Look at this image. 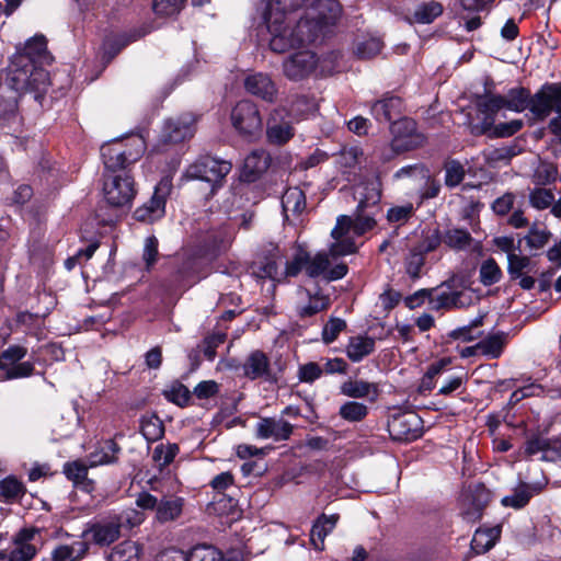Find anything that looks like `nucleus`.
<instances>
[{"label":"nucleus","instance_id":"nucleus-1","mask_svg":"<svg viewBox=\"0 0 561 561\" xmlns=\"http://www.w3.org/2000/svg\"><path fill=\"white\" fill-rule=\"evenodd\" d=\"M264 19L271 34L270 47L275 53H285L318 39L319 26H309L308 21L300 19L295 27H291L295 19L285 18L282 12L275 11H266Z\"/></svg>","mask_w":561,"mask_h":561},{"label":"nucleus","instance_id":"nucleus-2","mask_svg":"<svg viewBox=\"0 0 561 561\" xmlns=\"http://www.w3.org/2000/svg\"><path fill=\"white\" fill-rule=\"evenodd\" d=\"M48 72L37 67L26 55H15L8 67L5 85L22 94L27 91H44L48 84Z\"/></svg>","mask_w":561,"mask_h":561},{"label":"nucleus","instance_id":"nucleus-3","mask_svg":"<svg viewBox=\"0 0 561 561\" xmlns=\"http://www.w3.org/2000/svg\"><path fill=\"white\" fill-rule=\"evenodd\" d=\"M145 152V141L140 137L125 140L114 139L102 145L101 157L105 168L104 174L129 172V167L138 161Z\"/></svg>","mask_w":561,"mask_h":561},{"label":"nucleus","instance_id":"nucleus-4","mask_svg":"<svg viewBox=\"0 0 561 561\" xmlns=\"http://www.w3.org/2000/svg\"><path fill=\"white\" fill-rule=\"evenodd\" d=\"M103 194L112 207H130L137 194L134 178L129 172L104 174Z\"/></svg>","mask_w":561,"mask_h":561},{"label":"nucleus","instance_id":"nucleus-5","mask_svg":"<svg viewBox=\"0 0 561 561\" xmlns=\"http://www.w3.org/2000/svg\"><path fill=\"white\" fill-rule=\"evenodd\" d=\"M230 119L237 133L247 139L257 138L263 130L261 113L251 100L237 102L231 108Z\"/></svg>","mask_w":561,"mask_h":561},{"label":"nucleus","instance_id":"nucleus-6","mask_svg":"<svg viewBox=\"0 0 561 561\" xmlns=\"http://www.w3.org/2000/svg\"><path fill=\"white\" fill-rule=\"evenodd\" d=\"M392 135L391 148L394 152H404L422 147L426 137L417 131L416 122L409 117H402L390 125Z\"/></svg>","mask_w":561,"mask_h":561},{"label":"nucleus","instance_id":"nucleus-7","mask_svg":"<svg viewBox=\"0 0 561 561\" xmlns=\"http://www.w3.org/2000/svg\"><path fill=\"white\" fill-rule=\"evenodd\" d=\"M122 526L123 517L121 515L108 516L89 523L81 537L89 538L99 547H107L119 539Z\"/></svg>","mask_w":561,"mask_h":561},{"label":"nucleus","instance_id":"nucleus-8","mask_svg":"<svg viewBox=\"0 0 561 561\" xmlns=\"http://www.w3.org/2000/svg\"><path fill=\"white\" fill-rule=\"evenodd\" d=\"M230 161L217 159L211 156H202L192 163L186 176L194 180H202L213 184L221 182L231 171Z\"/></svg>","mask_w":561,"mask_h":561},{"label":"nucleus","instance_id":"nucleus-9","mask_svg":"<svg viewBox=\"0 0 561 561\" xmlns=\"http://www.w3.org/2000/svg\"><path fill=\"white\" fill-rule=\"evenodd\" d=\"M454 283L455 278H450L440 286L432 288L431 309L436 311L461 309L472 304V295L465 290L454 289Z\"/></svg>","mask_w":561,"mask_h":561},{"label":"nucleus","instance_id":"nucleus-10","mask_svg":"<svg viewBox=\"0 0 561 561\" xmlns=\"http://www.w3.org/2000/svg\"><path fill=\"white\" fill-rule=\"evenodd\" d=\"M172 188V180L169 176L162 178L156 185L150 201L135 210V218L139 221L152 222L163 217L167 198L170 196Z\"/></svg>","mask_w":561,"mask_h":561},{"label":"nucleus","instance_id":"nucleus-11","mask_svg":"<svg viewBox=\"0 0 561 561\" xmlns=\"http://www.w3.org/2000/svg\"><path fill=\"white\" fill-rule=\"evenodd\" d=\"M423 420L413 411L393 414L388 422V432L393 440L411 442L422 435Z\"/></svg>","mask_w":561,"mask_h":561},{"label":"nucleus","instance_id":"nucleus-12","mask_svg":"<svg viewBox=\"0 0 561 561\" xmlns=\"http://www.w3.org/2000/svg\"><path fill=\"white\" fill-rule=\"evenodd\" d=\"M342 7L336 0H317L301 18L309 26H319L318 38L324 35L328 26L334 25L340 19Z\"/></svg>","mask_w":561,"mask_h":561},{"label":"nucleus","instance_id":"nucleus-13","mask_svg":"<svg viewBox=\"0 0 561 561\" xmlns=\"http://www.w3.org/2000/svg\"><path fill=\"white\" fill-rule=\"evenodd\" d=\"M320 58L311 50H301L287 57L283 62V72L291 81L304 80L320 67Z\"/></svg>","mask_w":561,"mask_h":561},{"label":"nucleus","instance_id":"nucleus-14","mask_svg":"<svg viewBox=\"0 0 561 561\" xmlns=\"http://www.w3.org/2000/svg\"><path fill=\"white\" fill-rule=\"evenodd\" d=\"M529 111L537 119H545L552 112L561 113V88L557 84H545L530 95Z\"/></svg>","mask_w":561,"mask_h":561},{"label":"nucleus","instance_id":"nucleus-15","mask_svg":"<svg viewBox=\"0 0 561 561\" xmlns=\"http://www.w3.org/2000/svg\"><path fill=\"white\" fill-rule=\"evenodd\" d=\"M377 225L375 219V211L362 210L354 213V218L351 216L342 215L337 217L336 225L333 228L331 236L333 239H339L353 230L354 234L363 236L367 231L374 229Z\"/></svg>","mask_w":561,"mask_h":561},{"label":"nucleus","instance_id":"nucleus-16","mask_svg":"<svg viewBox=\"0 0 561 561\" xmlns=\"http://www.w3.org/2000/svg\"><path fill=\"white\" fill-rule=\"evenodd\" d=\"M524 456L531 458L540 455L543 461H556L561 457V440L542 434H531L524 444Z\"/></svg>","mask_w":561,"mask_h":561},{"label":"nucleus","instance_id":"nucleus-17","mask_svg":"<svg viewBox=\"0 0 561 561\" xmlns=\"http://www.w3.org/2000/svg\"><path fill=\"white\" fill-rule=\"evenodd\" d=\"M240 561L239 558H225L222 553L210 545H197L188 554L181 550L168 549L160 557V561Z\"/></svg>","mask_w":561,"mask_h":561},{"label":"nucleus","instance_id":"nucleus-18","mask_svg":"<svg viewBox=\"0 0 561 561\" xmlns=\"http://www.w3.org/2000/svg\"><path fill=\"white\" fill-rule=\"evenodd\" d=\"M522 119H513L511 122L495 124L493 118L486 122L469 123L468 128L472 136H486L493 138H506L518 133L523 127Z\"/></svg>","mask_w":561,"mask_h":561},{"label":"nucleus","instance_id":"nucleus-19","mask_svg":"<svg viewBox=\"0 0 561 561\" xmlns=\"http://www.w3.org/2000/svg\"><path fill=\"white\" fill-rule=\"evenodd\" d=\"M243 375L251 379H264L267 382L276 383L278 377L270 367V359L262 351H254L250 353L242 366Z\"/></svg>","mask_w":561,"mask_h":561},{"label":"nucleus","instance_id":"nucleus-20","mask_svg":"<svg viewBox=\"0 0 561 561\" xmlns=\"http://www.w3.org/2000/svg\"><path fill=\"white\" fill-rule=\"evenodd\" d=\"M245 91L265 102L273 103L277 98V87L272 78L264 72L248 75L243 80Z\"/></svg>","mask_w":561,"mask_h":561},{"label":"nucleus","instance_id":"nucleus-21","mask_svg":"<svg viewBox=\"0 0 561 561\" xmlns=\"http://www.w3.org/2000/svg\"><path fill=\"white\" fill-rule=\"evenodd\" d=\"M285 108H275L267 121L266 137L273 145H284L294 137V128L289 121H284Z\"/></svg>","mask_w":561,"mask_h":561},{"label":"nucleus","instance_id":"nucleus-22","mask_svg":"<svg viewBox=\"0 0 561 561\" xmlns=\"http://www.w3.org/2000/svg\"><path fill=\"white\" fill-rule=\"evenodd\" d=\"M147 33V28L140 27L129 32L107 36L102 45V59L106 64L111 62L123 48H125L130 43L144 37Z\"/></svg>","mask_w":561,"mask_h":561},{"label":"nucleus","instance_id":"nucleus-23","mask_svg":"<svg viewBox=\"0 0 561 561\" xmlns=\"http://www.w3.org/2000/svg\"><path fill=\"white\" fill-rule=\"evenodd\" d=\"M294 426L284 419L262 417L255 426V435L261 439L287 440Z\"/></svg>","mask_w":561,"mask_h":561},{"label":"nucleus","instance_id":"nucleus-24","mask_svg":"<svg viewBox=\"0 0 561 561\" xmlns=\"http://www.w3.org/2000/svg\"><path fill=\"white\" fill-rule=\"evenodd\" d=\"M546 485L547 479L545 477L535 483L520 482L511 495H506L502 499L501 503L506 507H513L515 510L523 508L529 503L530 499L539 494Z\"/></svg>","mask_w":561,"mask_h":561},{"label":"nucleus","instance_id":"nucleus-25","mask_svg":"<svg viewBox=\"0 0 561 561\" xmlns=\"http://www.w3.org/2000/svg\"><path fill=\"white\" fill-rule=\"evenodd\" d=\"M194 118L190 114H185L175 119H169L162 131V140L165 144H178L187 138H191L194 134Z\"/></svg>","mask_w":561,"mask_h":561},{"label":"nucleus","instance_id":"nucleus-26","mask_svg":"<svg viewBox=\"0 0 561 561\" xmlns=\"http://www.w3.org/2000/svg\"><path fill=\"white\" fill-rule=\"evenodd\" d=\"M355 198L358 202L357 211L368 210L369 208L378 209L381 198V183L376 179L362 182L355 188Z\"/></svg>","mask_w":561,"mask_h":561},{"label":"nucleus","instance_id":"nucleus-27","mask_svg":"<svg viewBox=\"0 0 561 561\" xmlns=\"http://www.w3.org/2000/svg\"><path fill=\"white\" fill-rule=\"evenodd\" d=\"M340 391L342 394L353 399L368 398L370 402H376L380 392L377 383L363 379H348L344 381L340 387Z\"/></svg>","mask_w":561,"mask_h":561},{"label":"nucleus","instance_id":"nucleus-28","mask_svg":"<svg viewBox=\"0 0 561 561\" xmlns=\"http://www.w3.org/2000/svg\"><path fill=\"white\" fill-rule=\"evenodd\" d=\"M402 111L403 102L401 98L389 93L371 105V114L379 122H391L392 118L400 116Z\"/></svg>","mask_w":561,"mask_h":561},{"label":"nucleus","instance_id":"nucleus-29","mask_svg":"<svg viewBox=\"0 0 561 561\" xmlns=\"http://www.w3.org/2000/svg\"><path fill=\"white\" fill-rule=\"evenodd\" d=\"M504 99L501 94H494L485 90L482 94L474 95L473 104L479 115L482 116L481 122L493 118L495 122L496 114L504 108Z\"/></svg>","mask_w":561,"mask_h":561},{"label":"nucleus","instance_id":"nucleus-30","mask_svg":"<svg viewBox=\"0 0 561 561\" xmlns=\"http://www.w3.org/2000/svg\"><path fill=\"white\" fill-rule=\"evenodd\" d=\"M508 343V333L497 331L495 333L488 334L485 337L478 342V348L480 355L488 359L499 358Z\"/></svg>","mask_w":561,"mask_h":561},{"label":"nucleus","instance_id":"nucleus-31","mask_svg":"<svg viewBox=\"0 0 561 561\" xmlns=\"http://www.w3.org/2000/svg\"><path fill=\"white\" fill-rule=\"evenodd\" d=\"M89 548L88 540L75 541L71 545H58L53 549L50 558L53 561H80L88 554Z\"/></svg>","mask_w":561,"mask_h":561},{"label":"nucleus","instance_id":"nucleus-32","mask_svg":"<svg viewBox=\"0 0 561 561\" xmlns=\"http://www.w3.org/2000/svg\"><path fill=\"white\" fill-rule=\"evenodd\" d=\"M375 339L368 335L351 336L346 345V355L353 363H358L375 351Z\"/></svg>","mask_w":561,"mask_h":561},{"label":"nucleus","instance_id":"nucleus-33","mask_svg":"<svg viewBox=\"0 0 561 561\" xmlns=\"http://www.w3.org/2000/svg\"><path fill=\"white\" fill-rule=\"evenodd\" d=\"M26 493L25 484L15 476L0 480V501L7 504L20 502Z\"/></svg>","mask_w":561,"mask_h":561},{"label":"nucleus","instance_id":"nucleus-34","mask_svg":"<svg viewBox=\"0 0 561 561\" xmlns=\"http://www.w3.org/2000/svg\"><path fill=\"white\" fill-rule=\"evenodd\" d=\"M184 500L182 497L172 496L163 497L159 501L156 511V518L160 523H168L175 520L182 514Z\"/></svg>","mask_w":561,"mask_h":561},{"label":"nucleus","instance_id":"nucleus-35","mask_svg":"<svg viewBox=\"0 0 561 561\" xmlns=\"http://www.w3.org/2000/svg\"><path fill=\"white\" fill-rule=\"evenodd\" d=\"M501 536V527L495 526L491 528H479L476 530L473 538L471 540V549L477 553H485L489 551L496 542V540Z\"/></svg>","mask_w":561,"mask_h":561},{"label":"nucleus","instance_id":"nucleus-36","mask_svg":"<svg viewBox=\"0 0 561 561\" xmlns=\"http://www.w3.org/2000/svg\"><path fill=\"white\" fill-rule=\"evenodd\" d=\"M282 207L287 220L289 219V214L299 216L306 208L305 193L298 187L286 190L282 197Z\"/></svg>","mask_w":561,"mask_h":561},{"label":"nucleus","instance_id":"nucleus-37","mask_svg":"<svg viewBox=\"0 0 561 561\" xmlns=\"http://www.w3.org/2000/svg\"><path fill=\"white\" fill-rule=\"evenodd\" d=\"M121 447L118 444H116L114 439H107L99 450H95L89 455V466L96 467L115 463L118 459L117 455Z\"/></svg>","mask_w":561,"mask_h":561},{"label":"nucleus","instance_id":"nucleus-38","mask_svg":"<svg viewBox=\"0 0 561 561\" xmlns=\"http://www.w3.org/2000/svg\"><path fill=\"white\" fill-rule=\"evenodd\" d=\"M337 519L339 515L327 516L322 514L316 520L310 533V539L316 549L321 550L323 548L324 538L332 531Z\"/></svg>","mask_w":561,"mask_h":561},{"label":"nucleus","instance_id":"nucleus-39","mask_svg":"<svg viewBox=\"0 0 561 561\" xmlns=\"http://www.w3.org/2000/svg\"><path fill=\"white\" fill-rule=\"evenodd\" d=\"M300 294H305L308 298V302L306 305L297 306V314L300 318L312 317L318 312L325 310L330 305L329 297L320 293L312 295L308 289H304Z\"/></svg>","mask_w":561,"mask_h":561},{"label":"nucleus","instance_id":"nucleus-40","mask_svg":"<svg viewBox=\"0 0 561 561\" xmlns=\"http://www.w3.org/2000/svg\"><path fill=\"white\" fill-rule=\"evenodd\" d=\"M504 99V108L513 112H523L530 106V92L526 88H513L508 90Z\"/></svg>","mask_w":561,"mask_h":561},{"label":"nucleus","instance_id":"nucleus-41","mask_svg":"<svg viewBox=\"0 0 561 561\" xmlns=\"http://www.w3.org/2000/svg\"><path fill=\"white\" fill-rule=\"evenodd\" d=\"M534 271V263L527 255L511 254L507 259V274L511 280H517L524 274H530Z\"/></svg>","mask_w":561,"mask_h":561},{"label":"nucleus","instance_id":"nucleus-42","mask_svg":"<svg viewBox=\"0 0 561 561\" xmlns=\"http://www.w3.org/2000/svg\"><path fill=\"white\" fill-rule=\"evenodd\" d=\"M443 242L457 251L466 250L473 241L470 232L467 229L451 228L445 231L442 237Z\"/></svg>","mask_w":561,"mask_h":561},{"label":"nucleus","instance_id":"nucleus-43","mask_svg":"<svg viewBox=\"0 0 561 561\" xmlns=\"http://www.w3.org/2000/svg\"><path fill=\"white\" fill-rule=\"evenodd\" d=\"M443 13V5L437 1H428L419 4L413 14L412 21L420 24H430Z\"/></svg>","mask_w":561,"mask_h":561},{"label":"nucleus","instance_id":"nucleus-44","mask_svg":"<svg viewBox=\"0 0 561 561\" xmlns=\"http://www.w3.org/2000/svg\"><path fill=\"white\" fill-rule=\"evenodd\" d=\"M551 237L552 233L548 229L540 228L535 222L529 227V230L527 234L524 236L523 240H525L527 248L530 251H537L545 248L549 243Z\"/></svg>","mask_w":561,"mask_h":561},{"label":"nucleus","instance_id":"nucleus-45","mask_svg":"<svg viewBox=\"0 0 561 561\" xmlns=\"http://www.w3.org/2000/svg\"><path fill=\"white\" fill-rule=\"evenodd\" d=\"M140 432L148 442H156L163 436L164 426L157 415H146L140 420Z\"/></svg>","mask_w":561,"mask_h":561},{"label":"nucleus","instance_id":"nucleus-46","mask_svg":"<svg viewBox=\"0 0 561 561\" xmlns=\"http://www.w3.org/2000/svg\"><path fill=\"white\" fill-rule=\"evenodd\" d=\"M503 277L500 265L493 257L483 261L479 268V280L483 286H492Z\"/></svg>","mask_w":561,"mask_h":561},{"label":"nucleus","instance_id":"nucleus-47","mask_svg":"<svg viewBox=\"0 0 561 561\" xmlns=\"http://www.w3.org/2000/svg\"><path fill=\"white\" fill-rule=\"evenodd\" d=\"M339 415L347 422L357 423L368 415V407L358 401H347L340 407Z\"/></svg>","mask_w":561,"mask_h":561},{"label":"nucleus","instance_id":"nucleus-48","mask_svg":"<svg viewBox=\"0 0 561 561\" xmlns=\"http://www.w3.org/2000/svg\"><path fill=\"white\" fill-rule=\"evenodd\" d=\"M425 254L422 251H419V249L413 245L408 255L404 259V267L407 274L412 279H417L421 276L422 267L425 264Z\"/></svg>","mask_w":561,"mask_h":561},{"label":"nucleus","instance_id":"nucleus-49","mask_svg":"<svg viewBox=\"0 0 561 561\" xmlns=\"http://www.w3.org/2000/svg\"><path fill=\"white\" fill-rule=\"evenodd\" d=\"M138 548L134 541L125 540L116 545L108 556V561H137Z\"/></svg>","mask_w":561,"mask_h":561},{"label":"nucleus","instance_id":"nucleus-50","mask_svg":"<svg viewBox=\"0 0 561 561\" xmlns=\"http://www.w3.org/2000/svg\"><path fill=\"white\" fill-rule=\"evenodd\" d=\"M467 502L473 506V510H462L461 515L467 522L474 523L482 515V511L488 502L486 495L482 491L477 494L467 495Z\"/></svg>","mask_w":561,"mask_h":561},{"label":"nucleus","instance_id":"nucleus-51","mask_svg":"<svg viewBox=\"0 0 561 561\" xmlns=\"http://www.w3.org/2000/svg\"><path fill=\"white\" fill-rule=\"evenodd\" d=\"M179 451L180 448L176 444H160L154 448L152 459L158 463L159 469L162 470L174 460Z\"/></svg>","mask_w":561,"mask_h":561},{"label":"nucleus","instance_id":"nucleus-52","mask_svg":"<svg viewBox=\"0 0 561 561\" xmlns=\"http://www.w3.org/2000/svg\"><path fill=\"white\" fill-rule=\"evenodd\" d=\"M445 184L448 187L458 186L466 176V170L458 160H450L445 163Z\"/></svg>","mask_w":561,"mask_h":561},{"label":"nucleus","instance_id":"nucleus-53","mask_svg":"<svg viewBox=\"0 0 561 561\" xmlns=\"http://www.w3.org/2000/svg\"><path fill=\"white\" fill-rule=\"evenodd\" d=\"M88 467L85 463L75 460L64 465L62 472L76 485L83 484L88 480Z\"/></svg>","mask_w":561,"mask_h":561},{"label":"nucleus","instance_id":"nucleus-54","mask_svg":"<svg viewBox=\"0 0 561 561\" xmlns=\"http://www.w3.org/2000/svg\"><path fill=\"white\" fill-rule=\"evenodd\" d=\"M192 392L186 386L181 382H173L168 390L164 391V397L178 404L179 407H186L191 400Z\"/></svg>","mask_w":561,"mask_h":561},{"label":"nucleus","instance_id":"nucleus-55","mask_svg":"<svg viewBox=\"0 0 561 561\" xmlns=\"http://www.w3.org/2000/svg\"><path fill=\"white\" fill-rule=\"evenodd\" d=\"M27 351L20 345H11L0 354V369L7 371L25 357Z\"/></svg>","mask_w":561,"mask_h":561},{"label":"nucleus","instance_id":"nucleus-56","mask_svg":"<svg viewBox=\"0 0 561 561\" xmlns=\"http://www.w3.org/2000/svg\"><path fill=\"white\" fill-rule=\"evenodd\" d=\"M414 208L411 203L402 206H394L388 209L387 220L389 224L397 225V228L403 226L413 216Z\"/></svg>","mask_w":561,"mask_h":561},{"label":"nucleus","instance_id":"nucleus-57","mask_svg":"<svg viewBox=\"0 0 561 561\" xmlns=\"http://www.w3.org/2000/svg\"><path fill=\"white\" fill-rule=\"evenodd\" d=\"M47 49V42L44 35H35L28 39L22 53L16 55H26L35 64V58L41 57Z\"/></svg>","mask_w":561,"mask_h":561},{"label":"nucleus","instance_id":"nucleus-58","mask_svg":"<svg viewBox=\"0 0 561 561\" xmlns=\"http://www.w3.org/2000/svg\"><path fill=\"white\" fill-rule=\"evenodd\" d=\"M308 252L304 249H298L291 261L286 262L285 276L296 277L302 268L307 271Z\"/></svg>","mask_w":561,"mask_h":561},{"label":"nucleus","instance_id":"nucleus-59","mask_svg":"<svg viewBox=\"0 0 561 561\" xmlns=\"http://www.w3.org/2000/svg\"><path fill=\"white\" fill-rule=\"evenodd\" d=\"M330 261L327 254L318 253L313 257L308 253L307 271L309 277H318L328 271Z\"/></svg>","mask_w":561,"mask_h":561},{"label":"nucleus","instance_id":"nucleus-60","mask_svg":"<svg viewBox=\"0 0 561 561\" xmlns=\"http://www.w3.org/2000/svg\"><path fill=\"white\" fill-rule=\"evenodd\" d=\"M554 202V195L550 190L535 188L529 194V204L536 209H546Z\"/></svg>","mask_w":561,"mask_h":561},{"label":"nucleus","instance_id":"nucleus-61","mask_svg":"<svg viewBox=\"0 0 561 561\" xmlns=\"http://www.w3.org/2000/svg\"><path fill=\"white\" fill-rule=\"evenodd\" d=\"M184 1L185 0H153L152 10L157 15L170 16L181 11Z\"/></svg>","mask_w":561,"mask_h":561},{"label":"nucleus","instance_id":"nucleus-62","mask_svg":"<svg viewBox=\"0 0 561 561\" xmlns=\"http://www.w3.org/2000/svg\"><path fill=\"white\" fill-rule=\"evenodd\" d=\"M382 48V42L379 38H368L357 44L356 55L363 59H369L380 53Z\"/></svg>","mask_w":561,"mask_h":561},{"label":"nucleus","instance_id":"nucleus-63","mask_svg":"<svg viewBox=\"0 0 561 561\" xmlns=\"http://www.w3.org/2000/svg\"><path fill=\"white\" fill-rule=\"evenodd\" d=\"M267 167L268 158L264 152L254 151L244 160V168L252 174L261 173L265 171Z\"/></svg>","mask_w":561,"mask_h":561},{"label":"nucleus","instance_id":"nucleus-64","mask_svg":"<svg viewBox=\"0 0 561 561\" xmlns=\"http://www.w3.org/2000/svg\"><path fill=\"white\" fill-rule=\"evenodd\" d=\"M14 543L15 548L9 553V561H30L36 556L37 547L35 545Z\"/></svg>","mask_w":561,"mask_h":561}]
</instances>
